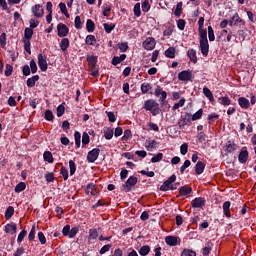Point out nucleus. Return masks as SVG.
Masks as SVG:
<instances>
[{"mask_svg": "<svg viewBox=\"0 0 256 256\" xmlns=\"http://www.w3.org/2000/svg\"><path fill=\"white\" fill-rule=\"evenodd\" d=\"M144 109L146 111H150V113L155 117L161 113V109L159 108V103L153 99L146 100L144 102Z\"/></svg>", "mask_w": 256, "mask_h": 256, "instance_id": "1", "label": "nucleus"}, {"mask_svg": "<svg viewBox=\"0 0 256 256\" xmlns=\"http://www.w3.org/2000/svg\"><path fill=\"white\" fill-rule=\"evenodd\" d=\"M138 178L135 176H130L127 181L122 185V191L129 193L133 187L137 185Z\"/></svg>", "mask_w": 256, "mask_h": 256, "instance_id": "2", "label": "nucleus"}, {"mask_svg": "<svg viewBox=\"0 0 256 256\" xmlns=\"http://www.w3.org/2000/svg\"><path fill=\"white\" fill-rule=\"evenodd\" d=\"M155 97L159 98L160 104L165 105L167 103V93L164 91L161 86H157L154 90Z\"/></svg>", "mask_w": 256, "mask_h": 256, "instance_id": "3", "label": "nucleus"}, {"mask_svg": "<svg viewBox=\"0 0 256 256\" xmlns=\"http://www.w3.org/2000/svg\"><path fill=\"white\" fill-rule=\"evenodd\" d=\"M192 121L193 120L191 118V114L190 113H185L178 120V127H179V129H183V127H185L187 125H191Z\"/></svg>", "mask_w": 256, "mask_h": 256, "instance_id": "4", "label": "nucleus"}, {"mask_svg": "<svg viewBox=\"0 0 256 256\" xmlns=\"http://www.w3.org/2000/svg\"><path fill=\"white\" fill-rule=\"evenodd\" d=\"M100 153H101V150L99 148H94L91 151H89L87 155L88 163H95V160L99 159Z\"/></svg>", "mask_w": 256, "mask_h": 256, "instance_id": "5", "label": "nucleus"}, {"mask_svg": "<svg viewBox=\"0 0 256 256\" xmlns=\"http://www.w3.org/2000/svg\"><path fill=\"white\" fill-rule=\"evenodd\" d=\"M155 45H157V42L155 41V38H153V37H148L143 42V47H144V49H146V51H153V49H155Z\"/></svg>", "mask_w": 256, "mask_h": 256, "instance_id": "6", "label": "nucleus"}, {"mask_svg": "<svg viewBox=\"0 0 256 256\" xmlns=\"http://www.w3.org/2000/svg\"><path fill=\"white\" fill-rule=\"evenodd\" d=\"M58 37H67L69 35V27L63 23L57 25Z\"/></svg>", "mask_w": 256, "mask_h": 256, "instance_id": "7", "label": "nucleus"}, {"mask_svg": "<svg viewBox=\"0 0 256 256\" xmlns=\"http://www.w3.org/2000/svg\"><path fill=\"white\" fill-rule=\"evenodd\" d=\"M179 81H191L193 79V73L189 70H184L178 74Z\"/></svg>", "mask_w": 256, "mask_h": 256, "instance_id": "8", "label": "nucleus"}, {"mask_svg": "<svg viewBox=\"0 0 256 256\" xmlns=\"http://www.w3.org/2000/svg\"><path fill=\"white\" fill-rule=\"evenodd\" d=\"M38 66L40 70L44 72L48 69L47 57L43 56V54L38 55Z\"/></svg>", "mask_w": 256, "mask_h": 256, "instance_id": "9", "label": "nucleus"}, {"mask_svg": "<svg viewBox=\"0 0 256 256\" xmlns=\"http://www.w3.org/2000/svg\"><path fill=\"white\" fill-rule=\"evenodd\" d=\"M200 49L202 55L207 57V55H209V40H200Z\"/></svg>", "mask_w": 256, "mask_h": 256, "instance_id": "10", "label": "nucleus"}, {"mask_svg": "<svg viewBox=\"0 0 256 256\" xmlns=\"http://www.w3.org/2000/svg\"><path fill=\"white\" fill-rule=\"evenodd\" d=\"M85 193H86V195L95 196V195L99 194V191H97V186H95V184L91 183L86 186Z\"/></svg>", "mask_w": 256, "mask_h": 256, "instance_id": "11", "label": "nucleus"}, {"mask_svg": "<svg viewBox=\"0 0 256 256\" xmlns=\"http://www.w3.org/2000/svg\"><path fill=\"white\" fill-rule=\"evenodd\" d=\"M191 205L194 209H199L201 207H204L205 200L204 198L198 197L191 201Z\"/></svg>", "mask_w": 256, "mask_h": 256, "instance_id": "12", "label": "nucleus"}, {"mask_svg": "<svg viewBox=\"0 0 256 256\" xmlns=\"http://www.w3.org/2000/svg\"><path fill=\"white\" fill-rule=\"evenodd\" d=\"M4 231L5 233H9L10 235H15V233H17V224L13 222L6 224Z\"/></svg>", "mask_w": 256, "mask_h": 256, "instance_id": "13", "label": "nucleus"}, {"mask_svg": "<svg viewBox=\"0 0 256 256\" xmlns=\"http://www.w3.org/2000/svg\"><path fill=\"white\" fill-rule=\"evenodd\" d=\"M247 159H249V152L246 148H243L238 156L239 163H247Z\"/></svg>", "mask_w": 256, "mask_h": 256, "instance_id": "14", "label": "nucleus"}, {"mask_svg": "<svg viewBox=\"0 0 256 256\" xmlns=\"http://www.w3.org/2000/svg\"><path fill=\"white\" fill-rule=\"evenodd\" d=\"M238 105L241 109H249V107H251V102H249V99L245 97H240L238 98Z\"/></svg>", "mask_w": 256, "mask_h": 256, "instance_id": "15", "label": "nucleus"}, {"mask_svg": "<svg viewBox=\"0 0 256 256\" xmlns=\"http://www.w3.org/2000/svg\"><path fill=\"white\" fill-rule=\"evenodd\" d=\"M32 13L34 17L41 18L43 17V6L37 4L34 7H32Z\"/></svg>", "mask_w": 256, "mask_h": 256, "instance_id": "16", "label": "nucleus"}, {"mask_svg": "<svg viewBox=\"0 0 256 256\" xmlns=\"http://www.w3.org/2000/svg\"><path fill=\"white\" fill-rule=\"evenodd\" d=\"M86 60L90 69H95V67H97V56L88 55Z\"/></svg>", "mask_w": 256, "mask_h": 256, "instance_id": "17", "label": "nucleus"}, {"mask_svg": "<svg viewBox=\"0 0 256 256\" xmlns=\"http://www.w3.org/2000/svg\"><path fill=\"white\" fill-rule=\"evenodd\" d=\"M240 23L244 24L243 19H241L237 13L229 20L230 27H233V25H239Z\"/></svg>", "mask_w": 256, "mask_h": 256, "instance_id": "18", "label": "nucleus"}, {"mask_svg": "<svg viewBox=\"0 0 256 256\" xmlns=\"http://www.w3.org/2000/svg\"><path fill=\"white\" fill-rule=\"evenodd\" d=\"M177 241H179V237L177 236H167L165 238V242L170 246V247H175L177 245Z\"/></svg>", "mask_w": 256, "mask_h": 256, "instance_id": "19", "label": "nucleus"}, {"mask_svg": "<svg viewBox=\"0 0 256 256\" xmlns=\"http://www.w3.org/2000/svg\"><path fill=\"white\" fill-rule=\"evenodd\" d=\"M205 171V163L198 161L195 166L196 175H201Z\"/></svg>", "mask_w": 256, "mask_h": 256, "instance_id": "20", "label": "nucleus"}, {"mask_svg": "<svg viewBox=\"0 0 256 256\" xmlns=\"http://www.w3.org/2000/svg\"><path fill=\"white\" fill-rule=\"evenodd\" d=\"M223 212L226 217H231V202L226 201L223 203Z\"/></svg>", "mask_w": 256, "mask_h": 256, "instance_id": "21", "label": "nucleus"}, {"mask_svg": "<svg viewBox=\"0 0 256 256\" xmlns=\"http://www.w3.org/2000/svg\"><path fill=\"white\" fill-rule=\"evenodd\" d=\"M179 193L182 197H185L186 195H191V193H193V189L189 186H182Z\"/></svg>", "mask_w": 256, "mask_h": 256, "instance_id": "22", "label": "nucleus"}, {"mask_svg": "<svg viewBox=\"0 0 256 256\" xmlns=\"http://www.w3.org/2000/svg\"><path fill=\"white\" fill-rule=\"evenodd\" d=\"M145 147H146L147 151H153V149H157V141L148 140L145 143Z\"/></svg>", "mask_w": 256, "mask_h": 256, "instance_id": "23", "label": "nucleus"}, {"mask_svg": "<svg viewBox=\"0 0 256 256\" xmlns=\"http://www.w3.org/2000/svg\"><path fill=\"white\" fill-rule=\"evenodd\" d=\"M187 55L192 63H197V51L195 49H189Z\"/></svg>", "mask_w": 256, "mask_h": 256, "instance_id": "24", "label": "nucleus"}, {"mask_svg": "<svg viewBox=\"0 0 256 256\" xmlns=\"http://www.w3.org/2000/svg\"><path fill=\"white\" fill-rule=\"evenodd\" d=\"M33 37V29L25 28L23 41H31Z\"/></svg>", "mask_w": 256, "mask_h": 256, "instance_id": "25", "label": "nucleus"}, {"mask_svg": "<svg viewBox=\"0 0 256 256\" xmlns=\"http://www.w3.org/2000/svg\"><path fill=\"white\" fill-rule=\"evenodd\" d=\"M213 249V243L207 242L205 247L202 249V254L204 256H208L209 253H211V250Z\"/></svg>", "mask_w": 256, "mask_h": 256, "instance_id": "26", "label": "nucleus"}, {"mask_svg": "<svg viewBox=\"0 0 256 256\" xmlns=\"http://www.w3.org/2000/svg\"><path fill=\"white\" fill-rule=\"evenodd\" d=\"M38 79L39 75H34L31 78H28L26 82L27 87H35V83H37Z\"/></svg>", "mask_w": 256, "mask_h": 256, "instance_id": "27", "label": "nucleus"}, {"mask_svg": "<svg viewBox=\"0 0 256 256\" xmlns=\"http://www.w3.org/2000/svg\"><path fill=\"white\" fill-rule=\"evenodd\" d=\"M175 47H169L166 51H165V53H164V55H165V57H168V59H175Z\"/></svg>", "mask_w": 256, "mask_h": 256, "instance_id": "28", "label": "nucleus"}, {"mask_svg": "<svg viewBox=\"0 0 256 256\" xmlns=\"http://www.w3.org/2000/svg\"><path fill=\"white\" fill-rule=\"evenodd\" d=\"M14 214H15V208H13V206H9L5 212L6 221H9V219H11V217H13Z\"/></svg>", "mask_w": 256, "mask_h": 256, "instance_id": "29", "label": "nucleus"}, {"mask_svg": "<svg viewBox=\"0 0 256 256\" xmlns=\"http://www.w3.org/2000/svg\"><path fill=\"white\" fill-rule=\"evenodd\" d=\"M69 45L70 41L68 40V38H63L60 42V49L62 51H67V49H69Z\"/></svg>", "mask_w": 256, "mask_h": 256, "instance_id": "30", "label": "nucleus"}, {"mask_svg": "<svg viewBox=\"0 0 256 256\" xmlns=\"http://www.w3.org/2000/svg\"><path fill=\"white\" fill-rule=\"evenodd\" d=\"M203 93H204L205 97H207L209 99V101H211V102L215 101V97H213V92H211V90L209 88L204 87Z\"/></svg>", "mask_w": 256, "mask_h": 256, "instance_id": "31", "label": "nucleus"}, {"mask_svg": "<svg viewBox=\"0 0 256 256\" xmlns=\"http://www.w3.org/2000/svg\"><path fill=\"white\" fill-rule=\"evenodd\" d=\"M86 45L93 46L95 43H97V38H95V35H88L85 40Z\"/></svg>", "mask_w": 256, "mask_h": 256, "instance_id": "32", "label": "nucleus"}, {"mask_svg": "<svg viewBox=\"0 0 256 256\" xmlns=\"http://www.w3.org/2000/svg\"><path fill=\"white\" fill-rule=\"evenodd\" d=\"M86 29L88 33H93V31H95V22H93L91 19H88L86 22Z\"/></svg>", "mask_w": 256, "mask_h": 256, "instance_id": "33", "label": "nucleus"}, {"mask_svg": "<svg viewBox=\"0 0 256 256\" xmlns=\"http://www.w3.org/2000/svg\"><path fill=\"white\" fill-rule=\"evenodd\" d=\"M97 237H99V232H97V229H90L88 236L89 241H94L97 239Z\"/></svg>", "mask_w": 256, "mask_h": 256, "instance_id": "34", "label": "nucleus"}, {"mask_svg": "<svg viewBox=\"0 0 256 256\" xmlns=\"http://www.w3.org/2000/svg\"><path fill=\"white\" fill-rule=\"evenodd\" d=\"M43 159L44 161H46L47 163H53L54 159H53V154L49 151H45L43 154Z\"/></svg>", "mask_w": 256, "mask_h": 256, "instance_id": "35", "label": "nucleus"}, {"mask_svg": "<svg viewBox=\"0 0 256 256\" xmlns=\"http://www.w3.org/2000/svg\"><path fill=\"white\" fill-rule=\"evenodd\" d=\"M181 13H183V2L177 3L174 15L176 17H181Z\"/></svg>", "mask_w": 256, "mask_h": 256, "instance_id": "36", "label": "nucleus"}, {"mask_svg": "<svg viewBox=\"0 0 256 256\" xmlns=\"http://www.w3.org/2000/svg\"><path fill=\"white\" fill-rule=\"evenodd\" d=\"M150 251L151 247H149V245H145L140 248L139 253L141 256H147L149 255Z\"/></svg>", "mask_w": 256, "mask_h": 256, "instance_id": "37", "label": "nucleus"}, {"mask_svg": "<svg viewBox=\"0 0 256 256\" xmlns=\"http://www.w3.org/2000/svg\"><path fill=\"white\" fill-rule=\"evenodd\" d=\"M151 89H152L151 84H149L147 82H144L141 84V91L144 95L149 93V91H151Z\"/></svg>", "mask_w": 256, "mask_h": 256, "instance_id": "38", "label": "nucleus"}, {"mask_svg": "<svg viewBox=\"0 0 256 256\" xmlns=\"http://www.w3.org/2000/svg\"><path fill=\"white\" fill-rule=\"evenodd\" d=\"M235 149H237V145L235 143H232L231 141H228L226 144L227 153H233Z\"/></svg>", "mask_w": 256, "mask_h": 256, "instance_id": "39", "label": "nucleus"}, {"mask_svg": "<svg viewBox=\"0 0 256 256\" xmlns=\"http://www.w3.org/2000/svg\"><path fill=\"white\" fill-rule=\"evenodd\" d=\"M219 101H220L221 105H224V107H229V105H231V100L227 96L220 97Z\"/></svg>", "mask_w": 256, "mask_h": 256, "instance_id": "40", "label": "nucleus"}, {"mask_svg": "<svg viewBox=\"0 0 256 256\" xmlns=\"http://www.w3.org/2000/svg\"><path fill=\"white\" fill-rule=\"evenodd\" d=\"M25 189H27V185L25 184V182H20L16 185L15 192L21 193V191H25Z\"/></svg>", "mask_w": 256, "mask_h": 256, "instance_id": "41", "label": "nucleus"}, {"mask_svg": "<svg viewBox=\"0 0 256 256\" xmlns=\"http://www.w3.org/2000/svg\"><path fill=\"white\" fill-rule=\"evenodd\" d=\"M171 182L166 180L161 186H160V191H169V189H173V187H171Z\"/></svg>", "mask_w": 256, "mask_h": 256, "instance_id": "42", "label": "nucleus"}, {"mask_svg": "<svg viewBox=\"0 0 256 256\" xmlns=\"http://www.w3.org/2000/svg\"><path fill=\"white\" fill-rule=\"evenodd\" d=\"M59 7H60L61 13H63V15H65V17H67V19H69V12L67 11V5H65V3L61 2L59 4Z\"/></svg>", "mask_w": 256, "mask_h": 256, "instance_id": "43", "label": "nucleus"}, {"mask_svg": "<svg viewBox=\"0 0 256 256\" xmlns=\"http://www.w3.org/2000/svg\"><path fill=\"white\" fill-rule=\"evenodd\" d=\"M104 137L105 139H113V129L112 128H106L104 130Z\"/></svg>", "mask_w": 256, "mask_h": 256, "instance_id": "44", "label": "nucleus"}, {"mask_svg": "<svg viewBox=\"0 0 256 256\" xmlns=\"http://www.w3.org/2000/svg\"><path fill=\"white\" fill-rule=\"evenodd\" d=\"M198 31H199L200 41L207 40V30L203 28H198Z\"/></svg>", "mask_w": 256, "mask_h": 256, "instance_id": "45", "label": "nucleus"}, {"mask_svg": "<svg viewBox=\"0 0 256 256\" xmlns=\"http://www.w3.org/2000/svg\"><path fill=\"white\" fill-rule=\"evenodd\" d=\"M75 145L80 148L81 147V133L75 132L74 133Z\"/></svg>", "mask_w": 256, "mask_h": 256, "instance_id": "46", "label": "nucleus"}, {"mask_svg": "<svg viewBox=\"0 0 256 256\" xmlns=\"http://www.w3.org/2000/svg\"><path fill=\"white\" fill-rule=\"evenodd\" d=\"M0 45H1L2 49H5V45H7V34L6 33H2L0 35Z\"/></svg>", "mask_w": 256, "mask_h": 256, "instance_id": "47", "label": "nucleus"}, {"mask_svg": "<svg viewBox=\"0 0 256 256\" xmlns=\"http://www.w3.org/2000/svg\"><path fill=\"white\" fill-rule=\"evenodd\" d=\"M208 39L209 41H215V31L212 26H208Z\"/></svg>", "mask_w": 256, "mask_h": 256, "instance_id": "48", "label": "nucleus"}, {"mask_svg": "<svg viewBox=\"0 0 256 256\" xmlns=\"http://www.w3.org/2000/svg\"><path fill=\"white\" fill-rule=\"evenodd\" d=\"M191 167V161L185 160L184 164L180 167V173L183 175L185 173V169Z\"/></svg>", "mask_w": 256, "mask_h": 256, "instance_id": "49", "label": "nucleus"}, {"mask_svg": "<svg viewBox=\"0 0 256 256\" xmlns=\"http://www.w3.org/2000/svg\"><path fill=\"white\" fill-rule=\"evenodd\" d=\"M159 161H163V153H158L151 158V163H159Z\"/></svg>", "mask_w": 256, "mask_h": 256, "instance_id": "50", "label": "nucleus"}, {"mask_svg": "<svg viewBox=\"0 0 256 256\" xmlns=\"http://www.w3.org/2000/svg\"><path fill=\"white\" fill-rule=\"evenodd\" d=\"M202 116H203V109H199L196 113L193 114V116L191 115V119L192 121H197Z\"/></svg>", "mask_w": 256, "mask_h": 256, "instance_id": "51", "label": "nucleus"}, {"mask_svg": "<svg viewBox=\"0 0 256 256\" xmlns=\"http://www.w3.org/2000/svg\"><path fill=\"white\" fill-rule=\"evenodd\" d=\"M134 15L136 17H141V4L140 3H136L134 5Z\"/></svg>", "mask_w": 256, "mask_h": 256, "instance_id": "52", "label": "nucleus"}, {"mask_svg": "<svg viewBox=\"0 0 256 256\" xmlns=\"http://www.w3.org/2000/svg\"><path fill=\"white\" fill-rule=\"evenodd\" d=\"M69 169L70 175H75V171H77V166L75 165V162L73 160L69 161Z\"/></svg>", "mask_w": 256, "mask_h": 256, "instance_id": "53", "label": "nucleus"}, {"mask_svg": "<svg viewBox=\"0 0 256 256\" xmlns=\"http://www.w3.org/2000/svg\"><path fill=\"white\" fill-rule=\"evenodd\" d=\"M60 173H61V175H62L64 181H67V180L69 179V171L67 170V168L62 167V168L60 169Z\"/></svg>", "mask_w": 256, "mask_h": 256, "instance_id": "54", "label": "nucleus"}, {"mask_svg": "<svg viewBox=\"0 0 256 256\" xmlns=\"http://www.w3.org/2000/svg\"><path fill=\"white\" fill-rule=\"evenodd\" d=\"M183 105H185V98H182L179 100L178 103H175L174 106L172 107V110L177 111V109H179V107H183Z\"/></svg>", "mask_w": 256, "mask_h": 256, "instance_id": "55", "label": "nucleus"}, {"mask_svg": "<svg viewBox=\"0 0 256 256\" xmlns=\"http://www.w3.org/2000/svg\"><path fill=\"white\" fill-rule=\"evenodd\" d=\"M103 27H104V30L106 31V33H111V31H113V29H115V24L104 23Z\"/></svg>", "mask_w": 256, "mask_h": 256, "instance_id": "56", "label": "nucleus"}, {"mask_svg": "<svg viewBox=\"0 0 256 256\" xmlns=\"http://www.w3.org/2000/svg\"><path fill=\"white\" fill-rule=\"evenodd\" d=\"M149 9H151V5L149 4V0H145L143 3H142V11L144 13H147L149 11Z\"/></svg>", "mask_w": 256, "mask_h": 256, "instance_id": "57", "label": "nucleus"}, {"mask_svg": "<svg viewBox=\"0 0 256 256\" xmlns=\"http://www.w3.org/2000/svg\"><path fill=\"white\" fill-rule=\"evenodd\" d=\"M188 151H189V145L187 143H183L180 147L181 155H187Z\"/></svg>", "mask_w": 256, "mask_h": 256, "instance_id": "58", "label": "nucleus"}, {"mask_svg": "<svg viewBox=\"0 0 256 256\" xmlns=\"http://www.w3.org/2000/svg\"><path fill=\"white\" fill-rule=\"evenodd\" d=\"M13 73V66L11 64L6 65L5 75L6 77H11Z\"/></svg>", "mask_w": 256, "mask_h": 256, "instance_id": "59", "label": "nucleus"}, {"mask_svg": "<svg viewBox=\"0 0 256 256\" xmlns=\"http://www.w3.org/2000/svg\"><path fill=\"white\" fill-rule=\"evenodd\" d=\"M185 25H186L185 20H183V19H179L178 20L177 27H178V29H180V31H184L185 30Z\"/></svg>", "mask_w": 256, "mask_h": 256, "instance_id": "60", "label": "nucleus"}, {"mask_svg": "<svg viewBox=\"0 0 256 256\" xmlns=\"http://www.w3.org/2000/svg\"><path fill=\"white\" fill-rule=\"evenodd\" d=\"M45 119H46V121H53L54 116H53V112L51 110H47L45 112Z\"/></svg>", "mask_w": 256, "mask_h": 256, "instance_id": "61", "label": "nucleus"}, {"mask_svg": "<svg viewBox=\"0 0 256 256\" xmlns=\"http://www.w3.org/2000/svg\"><path fill=\"white\" fill-rule=\"evenodd\" d=\"M89 141H90L89 134L84 132L83 135H82V143H83V145H89Z\"/></svg>", "mask_w": 256, "mask_h": 256, "instance_id": "62", "label": "nucleus"}, {"mask_svg": "<svg viewBox=\"0 0 256 256\" xmlns=\"http://www.w3.org/2000/svg\"><path fill=\"white\" fill-rule=\"evenodd\" d=\"M26 236H27V232L25 230H22L19 233L18 238H17L18 243H21L25 239Z\"/></svg>", "mask_w": 256, "mask_h": 256, "instance_id": "63", "label": "nucleus"}, {"mask_svg": "<svg viewBox=\"0 0 256 256\" xmlns=\"http://www.w3.org/2000/svg\"><path fill=\"white\" fill-rule=\"evenodd\" d=\"M181 256H197V254L193 250H184Z\"/></svg>", "mask_w": 256, "mask_h": 256, "instance_id": "64", "label": "nucleus"}]
</instances>
